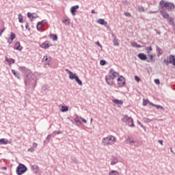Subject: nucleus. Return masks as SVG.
I'll return each mask as SVG.
<instances>
[{
  "instance_id": "f257e3e1",
  "label": "nucleus",
  "mask_w": 175,
  "mask_h": 175,
  "mask_svg": "<svg viewBox=\"0 0 175 175\" xmlns=\"http://www.w3.org/2000/svg\"><path fill=\"white\" fill-rule=\"evenodd\" d=\"M21 69L26 76V78L25 79V85H27V87L29 86L32 88H35V87H36V81L38 80L36 79V76L32 74V72L27 68V67L22 66L21 67Z\"/></svg>"
},
{
  "instance_id": "f03ea898",
  "label": "nucleus",
  "mask_w": 175,
  "mask_h": 175,
  "mask_svg": "<svg viewBox=\"0 0 175 175\" xmlns=\"http://www.w3.org/2000/svg\"><path fill=\"white\" fill-rule=\"evenodd\" d=\"M159 6L161 9H163V8H165L169 12H170L171 10H174V8H175L174 3H170V2H168V1L165 2V1H163V0L160 1Z\"/></svg>"
},
{
  "instance_id": "7ed1b4c3",
  "label": "nucleus",
  "mask_w": 175,
  "mask_h": 175,
  "mask_svg": "<svg viewBox=\"0 0 175 175\" xmlns=\"http://www.w3.org/2000/svg\"><path fill=\"white\" fill-rule=\"evenodd\" d=\"M116 141V137L109 135L107 137L103 138L102 143L103 146H111L115 144Z\"/></svg>"
},
{
  "instance_id": "20e7f679",
  "label": "nucleus",
  "mask_w": 175,
  "mask_h": 175,
  "mask_svg": "<svg viewBox=\"0 0 175 175\" xmlns=\"http://www.w3.org/2000/svg\"><path fill=\"white\" fill-rule=\"evenodd\" d=\"M28 170L27 166L23 163H19L16 167V173L17 175H23Z\"/></svg>"
},
{
  "instance_id": "39448f33",
  "label": "nucleus",
  "mask_w": 175,
  "mask_h": 175,
  "mask_svg": "<svg viewBox=\"0 0 175 175\" xmlns=\"http://www.w3.org/2000/svg\"><path fill=\"white\" fill-rule=\"evenodd\" d=\"M122 121L123 122H126L129 125V126H131V128H135V123H133V119L131 117L128 116V115H124L123 116V118H122Z\"/></svg>"
},
{
  "instance_id": "423d86ee",
  "label": "nucleus",
  "mask_w": 175,
  "mask_h": 175,
  "mask_svg": "<svg viewBox=\"0 0 175 175\" xmlns=\"http://www.w3.org/2000/svg\"><path fill=\"white\" fill-rule=\"evenodd\" d=\"M117 81H118V85L120 87V88H122V87H124L125 85L126 80L122 75H120L118 78Z\"/></svg>"
},
{
  "instance_id": "0eeeda50",
  "label": "nucleus",
  "mask_w": 175,
  "mask_h": 175,
  "mask_svg": "<svg viewBox=\"0 0 175 175\" xmlns=\"http://www.w3.org/2000/svg\"><path fill=\"white\" fill-rule=\"evenodd\" d=\"M160 13L163 18H165L167 21H170V23L173 22V18L170 17V15H169V14H167L166 12L161 10Z\"/></svg>"
},
{
  "instance_id": "6e6552de",
  "label": "nucleus",
  "mask_w": 175,
  "mask_h": 175,
  "mask_svg": "<svg viewBox=\"0 0 175 175\" xmlns=\"http://www.w3.org/2000/svg\"><path fill=\"white\" fill-rule=\"evenodd\" d=\"M108 77H111L112 79H116V77H118L120 76V73L116 72L114 69L111 68L109 71V75H107Z\"/></svg>"
},
{
  "instance_id": "1a4fd4ad",
  "label": "nucleus",
  "mask_w": 175,
  "mask_h": 175,
  "mask_svg": "<svg viewBox=\"0 0 175 175\" xmlns=\"http://www.w3.org/2000/svg\"><path fill=\"white\" fill-rule=\"evenodd\" d=\"M65 70L67 72V73L69 75V79L70 80H75L76 78H77L79 76H77L76 74H73L72 71H70L69 69L66 68Z\"/></svg>"
},
{
  "instance_id": "9d476101",
  "label": "nucleus",
  "mask_w": 175,
  "mask_h": 175,
  "mask_svg": "<svg viewBox=\"0 0 175 175\" xmlns=\"http://www.w3.org/2000/svg\"><path fill=\"white\" fill-rule=\"evenodd\" d=\"M105 81L108 85H113L114 84V78H111V77L106 75Z\"/></svg>"
},
{
  "instance_id": "9b49d317",
  "label": "nucleus",
  "mask_w": 175,
  "mask_h": 175,
  "mask_svg": "<svg viewBox=\"0 0 175 175\" xmlns=\"http://www.w3.org/2000/svg\"><path fill=\"white\" fill-rule=\"evenodd\" d=\"M46 24H47V23H38L36 25L38 31L43 32V31H44V28H43V27H44Z\"/></svg>"
},
{
  "instance_id": "f8f14e48",
  "label": "nucleus",
  "mask_w": 175,
  "mask_h": 175,
  "mask_svg": "<svg viewBox=\"0 0 175 175\" xmlns=\"http://www.w3.org/2000/svg\"><path fill=\"white\" fill-rule=\"evenodd\" d=\"M27 16L29 18L30 21H33V19L38 18V14L36 13L27 12Z\"/></svg>"
},
{
  "instance_id": "ddd939ff",
  "label": "nucleus",
  "mask_w": 175,
  "mask_h": 175,
  "mask_svg": "<svg viewBox=\"0 0 175 175\" xmlns=\"http://www.w3.org/2000/svg\"><path fill=\"white\" fill-rule=\"evenodd\" d=\"M51 46H53V44H51L49 41L46 40L40 45V47L41 49H47L49 47H51Z\"/></svg>"
},
{
  "instance_id": "4468645a",
  "label": "nucleus",
  "mask_w": 175,
  "mask_h": 175,
  "mask_svg": "<svg viewBox=\"0 0 175 175\" xmlns=\"http://www.w3.org/2000/svg\"><path fill=\"white\" fill-rule=\"evenodd\" d=\"M137 57L139 58V59H141V61H147L148 58L147 57V55L142 53L137 55Z\"/></svg>"
},
{
  "instance_id": "2eb2a0df",
  "label": "nucleus",
  "mask_w": 175,
  "mask_h": 175,
  "mask_svg": "<svg viewBox=\"0 0 175 175\" xmlns=\"http://www.w3.org/2000/svg\"><path fill=\"white\" fill-rule=\"evenodd\" d=\"M79 5H74L70 8V13L72 16H76V12H77V9H79Z\"/></svg>"
},
{
  "instance_id": "dca6fc26",
  "label": "nucleus",
  "mask_w": 175,
  "mask_h": 175,
  "mask_svg": "<svg viewBox=\"0 0 175 175\" xmlns=\"http://www.w3.org/2000/svg\"><path fill=\"white\" fill-rule=\"evenodd\" d=\"M14 49V50H18V51H21V50H23V46H21L20 42H16L15 43Z\"/></svg>"
},
{
  "instance_id": "f3484780",
  "label": "nucleus",
  "mask_w": 175,
  "mask_h": 175,
  "mask_svg": "<svg viewBox=\"0 0 175 175\" xmlns=\"http://www.w3.org/2000/svg\"><path fill=\"white\" fill-rule=\"evenodd\" d=\"M156 51L157 53V57H161L163 54V49H161L159 46H156Z\"/></svg>"
},
{
  "instance_id": "a211bd4d",
  "label": "nucleus",
  "mask_w": 175,
  "mask_h": 175,
  "mask_svg": "<svg viewBox=\"0 0 175 175\" xmlns=\"http://www.w3.org/2000/svg\"><path fill=\"white\" fill-rule=\"evenodd\" d=\"M117 163H118V159L117 157L112 156V158L111 159V166H114V165H117Z\"/></svg>"
},
{
  "instance_id": "6ab92c4d",
  "label": "nucleus",
  "mask_w": 175,
  "mask_h": 175,
  "mask_svg": "<svg viewBox=\"0 0 175 175\" xmlns=\"http://www.w3.org/2000/svg\"><path fill=\"white\" fill-rule=\"evenodd\" d=\"M51 59V57L50 56L45 55L42 58L43 62H46V65H50V60Z\"/></svg>"
},
{
  "instance_id": "aec40b11",
  "label": "nucleus",
  "mask_w": 175,
  "mask_h": 175,
  "mask_svg": "<svg viewBox=\"0 0 175 175\" xmlns=\"http://www.w3.org/2000/svg\"><path fill=\"white\" fill-rule=\"evenodd\" d=\"M125 142L127 144H131V146H133V144H135V141L132 139L131 136H129Z\"/></svg>"
},
{
  "instance_id": "412c9836",
  "label": "nucleus",
  "mask_w": 175,
  "mask_h": 175,
  "mask_svg": "<svg viewBox=\"0 0 175 175\" xmlns=\"http://www.w3.org/2000/svg\"><path fill=\"white\" fill-rule=\"evenodd\" d=\"M155 57V54L154 55H152V54H148V57L149 58L147 60V62H155V59H154V57Z\"/></svg>"
},
{
  "instance_id": "4be33fe9",
  "label": "nucleus",
  "mask_w": 175,
  "mask_h": 175,
  "mask_svg": "<svg viewBox=\"0 0 175 175\" xmlns=\"http://www.w3.org/2000/svg\"><path fill=\"white\" fill-rule=\"evenodd\" d=\"M150 106H152L153 107H156L157 110H164L165 108H163L161 105H157L152 103H150Z\"/></svg>"
},
{
  "instance_id": "5701e85b",
  "label": "nucleus",
  "mask_w": 175,
  "mask_h": 175,
  "mask_svg": "<svg viewBox=\"0 0 175 175\" xmlns=\"http://www.w3.org/2000/svg\"><path fill=\"white\" fill-rule=\"evenodd\" d=\"M14 39H16V34L13 32H11L10 37L9 38V40H11V42H10L8 40V43H10V44H12V42H13V40H14Z\"/></svg>"
},
{
  "instance_id": "b1692460",
  "label": "nucleus",
  "mask_w": 175,
  "mask_h": 175,
  "mask_svg": "<svg viewBox=\"0 0 175 175\" xmlns=\"http://www.w3.org/2000/svg\"><path fill=\"white\" fill-rule=\"evenodd\" d=\"M49 38H51L53 42H57V40H58V36H57V34H50Z\"/></svg>"
},
{
  "instance_id": "393cba45",
  "label": "nucleus",
  "mask_w": 175,
  "mask_h": 175,
  "mask_svg": "<svg viewBox=\"0 0 175 175\" xmlns=\"http://www.w3.org/2000/svg\"><path fill=\"white\" fill-rule=\"evenodd\" d=\"M39 166H38L37 165H34L31 166V170H33V172L34 173H38V172H39Z\"/></svg>"
},
{
  "instance_id": "a878e982",
  "label": "nucleus",
  "mask_w": 175,
  "mask_h": 175,
  "mask_svg": "<svg viewBox=\"0 0 175 175\" xmlns=\"http://www.w3.org/2000/svg\"><path fill=\"white\" fill-rule=\"evenodd\" d=\"M5 29H6V28L3 25V23H0V36H2V33L5 32Z\"/></svg>"
},
{
  "instance_id": "bb28decb",
  "label": "nucleus",
  "mask_w": 175,
  "mask_h": 175,
  "mask_svg": "<svg viewBox=\"0 0 175 175\" xmlns=\"http://www.w3.org/2000/svg\"><path fill=\"white\" fill-rule=\"evenodd\" d=\"M112 102L115 103V105H122L124 103V101L118 99H113Z\"/></svg>"
},
{
  "instance_id": "cd10ccee",
  "label": "nucleus",
  "mask_w": 175,
  "mask_h": 175,
  "mask_svg": "<svg viewBox=\"0 0 175 175\" xmlns=\"http://www.w3.org/2000/svg\"><path fill=\"white\" fill-rule=\"evenodd\" d=\"M68 110H69V107L66 106V105H63L61 107V111L62 113H65L66 111H68Z\"/></svg>"
},
{
  "instance_id": "c85d7f7f",
  "label": "nucleus",
  "mask_w": 175,
  "mask_h": 175,
  "mask_svg": "<svg viewBox=\"0 0 175 175\" xmlns=\"http://www.w3.org/2000/svg\"><path fill=\"white\" fill-rule=\"evenodd\" d=\"M12 75L15 76V77H17L18 79H20V73L18 72H16L14 70H11Z\"/></svg>"
},
{
  "instance_id": "c756f323",
  "label": "nucleus",
  "mask_w": 175,
  "mask_h": 175,
  "mask_svg": "<svg viewBox=\"0 0 175 175\" xmlns=\"http://www.w3.org/2000/svg\"><path fill=\"white\" fill-rule=\"evenodd\" d=\"M9 141L8 139H5L4 138L0 139V144H8Z\"/></svg>"
},
{
  "instance_id": "7c9ffc66",
  "label": "nucleus",
  "mask_w": 175,
  "mask_h": 175,
  "mask_svg": "<svg viewBox=\"0 0 175 175\" xmlns=\"http://www.w3.org/2000/svg\"><path fill=\"white\" fill-rule=\"evenodd\" d=\"M74 120L77 124H81V118L76 117Z\"/></svg>"
},
{
  "instance_id": "2f4dec72",
  "label": "nucleus",
  "mask_w": 175,
  "mask_h": 175,
  "mask_svg": "<svg viewBox=\"0 0 175 175\" xmlns=\"http://www.w3.org/2000/svg\"><path fill=\"white\" fill-rule=\"evenodd\" d=\"M146 53L147 54H150V53H151V51H152V46H147L146 47Z\"/></svg>"
},
{
  "instance_id": "473e14b6",
  "label": "nucleus",
  "mask_w": 175,
  "mask_h": 175,
  "mask_svg": "<svg viewBox=\"0 0 175 175\" xmlns=\"http://www.w3.org/2000/svg\"><path fill=\"white\" fill-rule=\"evenodd\" d=\"M109 175H120V174L116 170H111L109 173Z\"/></svg>"
},
{
  "instance_id": "72a5a7b5",
  "label": "nucleus",
  "mask_w": 175,
  "mask_h": 175,
  "mask_svg": "<svg viewBox=\"0 0 175 175\" xmlns=\"http://www.w3.org/2000/svg\"><path fill=\"white\" fill-rule=\"evenodd\" d=\"M132 46L133 47H136L137 49H142V45L137 44L136 42H133Z\"/></svg>"
},
{
  "instance_id": "f704fd0d",
  "label": "nucleus",
  "mask_w": 175,
  "mask_h": 175,
  "mask_svg": "<svg viewBox=\"0 0 175 175\" xmlns=\"http://www.w3.org/2000/svg\"><path fill=\"white\" fill-rule=\"evenodd\" d=\"M148 103L150 105V103H151V102H150V100H146V99L143 100V103H142L143 106H147V105H148Z\"/></svg>"
},
{
  "instance_id": "c9c22d12",
  "label": "nucleus",
  "mask_w": 175,
  "mask_h": 175,
  "mask_svg": "<svg viewBox=\"0 0 175 175\" xmlns=\"http://www.w3.org/2000/svg\"><path fill=\"white\" fill-rule=\"evenodd\" d=\"M75 81L77 82V83L79 84V85H83V81H81V80H80V79L78 77L75 78Z\"/></svg>"
},
{
  "instance_id": "e433bc0d",
  "label": "nucleus",
  "mask_w": 175,
  "mask_h": 175,
  "mask_svg": "<svg viewBox=\"0 0 175 175\" xmlns=\"http://www.w3.org/2000/svg\"><path fill=\"white\" fill-rule=\"evenodd\" d=\"M71 161L73 163H79V160L75 157H71Z\"/></svg>"
},
{
  "instance_id": "4c0bfd02",
  "label": "nucleus",
  "mask_w": 175,
  "mask_h": 175,
  "mask_svg": "<svg viewBox=\"0 0 175 175\" xmlns=\"http://www.w3.org/2000/svg\"><path fill=\"white\" fill-rule=\"evenodd\" d=\"M107 64V62H106V60H105V59H101L100 61V65L101 66H105V65H106Z\"/></svg>"
},
{
  "instance_id": "58836bf2",
  "label": "nucleus",
  "mask_w": 175,
  "mask_h": 175,
  "mask_svg": "<svg viewBox=\"0 0 175 175\" xmlns=\"http://www.w3.org/2000/svg\"><path fill=\"white\" fill-rule=\"evenodd\" d=\"M113 46H120V43H118V40L116 38L113 40Z\"/></svg>"
},
{
  "instance_id": "ea45409f",
  "label": "nucleus",
  "mask_w": 175,
  "mask_h": 175,
  "mask_svg": "<svg viewBox=\"0 0 175 175\" xmlns=\"http://www.w3.org/2000/svg\"><path fill=\"white\" fill-rule=\"evenodd\" d=\"M101 25H104L106 28H108V29L110 30V27H109V24L107 23H100Z\"/></svg>"
},
{
  "instance_id": "a19ab883",
  "label": "nucleus",
  "mask_w": 175,
  "mask_h": 175,
  "mask_svg": "<svg viewBox=\"0 0 175 175\" xmlns=\"http://www.w3.org/2000/svg\"><path fill=\"white\" fill-rule=\"evenodd\" d=\"M23 16H22L21 14H18V21L19 23H23Z\"/></svg>"
},
{
  "instance_id": "79ce46f5",
  "label": "nucleus",
  "mask_w": 175,
  "mask_h": 175,
  "mask_svg": "<svg viewBox=\"0 0 175 175\" xmlns=\"http://www.w3.org/2000/svg\"><path fill=\"white\" fill-rule=\"evenodd\" d=\"M14 62H16V60H14V59L10 58L8 62V64H9V65H12V64H14Z\"/></svg>"
},
{
  "instance_id": "37998d69",
  "label": "nucleus",
  "mask_w": 175,
  "mask_h": 175,
  "mask_svg": "<svg viewBox=\"0 0 175 175\" xmlns=\"http://www.w3.org/2000/svg\"><path fill=\"white\" fill-rule=\"evenodd\" d=\"M137 10L138 12H144V8H143L142 6H139L137 8Z\"/></svg>"
},
{
  "instance_id": "c03bdc74",
  "label": "nucleus",
  "mask_w": 175,
  "mask_h": 175,
  "mask_svg": "<svg viewBox=\"0 0 175 175\" xmlns=\"http://www.w3.org/2000/svg\"><path fill=\"white\" fill-rule=\"evenodd\" d=\"M124 16H126V17H132V14L128 12H124Z\"/></svg>"
},
{
  "instance_id": "a18cd8bd",
  "label": "nucleus",
  "mask_w": 175,
  "mask_h": 175,
  "mask_svg": "<svg viewBox=\"0 0 175 175\" xmlns=\"http://www.w3.org/2000/svg\"><path fill=\"white\" fill-rule=\"evenodd\" d=\"M134 79H135V81H137V83H139V81H140V77H139L138 76H135Z\"/></svg>"
},
{
  "instance_id": "49530a36",
  "label": "nucleus",
  "mask_w": 175,
  "mask_h": 175,
  "mask_svg": "<svg viewBox=\"0 0 175 175\" xmlns=\"http://www.w3.org/2000/svg\"><path fill=\"white\" fill-rule=\"evenodd\" d=\"M154 83L155 84H157V85L161 84V81L158 79H154Z\"/></svg>"
},
{
  "instance_id": "de8ad7c7",
  "label": "nucleus",
  "mask_w": 175,
  "mask_h": 175,
  "mask_svg": "<svg viewBox=\"0 0 175 175\" xmlns=\"http://www.w3.org/2000/svg\"><path fill=\"white\" fill-rule=\"evenodd\" d=\"M27 151L29 152H35V149H33V148H30L27 150Z\"/></svg>"
},
{
  "instance_id": "09e8293b",
  "label": "nucleus",
  "mask_w": 175,
  "mask_h": 175,
  "mask_svg": "<svg viewBox=\"0 0 175 175\" xmlns=\"http://www.w3.org/2000/svg\"><path fill=\"white\" fill-rule=\"evenodd\" d=\"M95 44H96L98 47H100L102 49V44L99 42H95Z\"/></svg>"
},
{
  "instance_id": "8fccbe9b",
  "label": "nucleus",
  "mask_w": 175,
  "mask_h": 175,
  "mask_svg": "<svg viewBox=\"0 0 175 175\" xmlns=\"http://www.w3.org/2000/svg\"><path fill=\"white\" fill-rule=\"evenodd\" d=\"M122 3H124V5H129V1H128V0H124L122 1Z\"/></svg>"
},
{
  "instance_id": "3c124183",
  "label": "nucleus",
  "mask_w": 175,
  "mask_h": 175,
  "mask_svg": "<svg viewBox=\"0 0 175 175\" xmlns=\"http://www.w3.org/2000/svg\"><path fill=\"white\" fill-rule=\"evenodd\" d=\"M51 136H53V135H51V134H49V135H48V136L46 137V140H50L51 139Z\"/></svg>"
},
{
  "instance_id": "603ef678",
  "label": "nucleus",
  "mask_w": 175,
  "mask_h": 175,
  "mask_svg": "<svg viewBox=\"0 0 175 175\" xmlns=\"http://www.w3.org/2000/svg\"><path fill=\"white\" fill-rule=\"evenodd\" d=\"M158 143H159V144H161V146H163V140L159 139Z\"/></svg>"
},
{
  "instance_id": "864d4df0",
  "label": "nucleus",
  "mask_w": 175,
  "mask_h": 175,
  "mask_svg": "<svg viewBox=\"0 0 175 175\" xmlns=\"http://www.w3.org/2000/svg\"><path fill=\"white\" fill-rule=\"evenodd\" d=\"M98 23H105V19L100 18L97 21Z\"/></svg>"
},
{
  "instance_id": "5fc2aeb1",
  "label": "nucleus",
  "mask_w": 175,
  "mask_h": 175,
  "mask_svg": "<svg viewBox=\"0 0 175 175\" xmlns=\"http://www.w3.org/2000/svg\"><path fill=\"white\" fill-rule=\"evenodd\" d=\"M36 147H38V144L36 143H33V148H36Z\"/></svg>"
},
{
  "instance_id": "6e6d98bb",
  "label": "nucleus",
  "mask_w": 175,
  "mask_h": 175,
  "mask_svg": "<svg viewBox=\"0 0 175 175\" xmlns=\"http://www.w3.org/2000/svg\"><path fill=\"white\" fill-rule=\"evenodd\" d=\"M81 122H84V124H87V120L83 118H81Z\"/></svg>"
},
{
  "instance_id": "4d7b16f0",
  "label": "nucleus",
  "mask_w": 175,
  "mask_h": 175,
  "mask_svg": "<svg viewBox=\"0 0 175 175\" xmlns=\"http://www.w3.org/2000/svg\"><path fill=\"white\" fill-rule=\"evenodd\" d=\"M113 40L117 39V37H116V35H114L113 33H111Z\"/></svg>"
},
{
  "instance_id": "13d9d810",
  "label": "nucleus",
  "mask_w": 175,
  "mask_h": 175,
  "mask_svg": "<svg viewBox=\"0 0 175 175\" xmlns=\"http://www.w3.org/2000/svg\"><path fill=\"white\" fill-rule=\"evenodd\" d=\"M2 170H8V167L6 166H3L1 167Z\"/></svg>"
},
{
  "instance_id": "bf43d9fd",
  "label": "nucleus",
  "mask_w": 175,
  "mask_h": 175,
  "mask_svg": "<svg viewBox=\"0 0 175 175\" xmlns=\"http://www.w3.org/2000/svg\"><path fill=\"white\" fill-rule=\"evenodd\" d=\"M91 13H92V14H96V12H95L94 10H92Z\"/></svg>"
},
{
  "instance_id": "052dcab7",
  "label": "nucleus",
  "mask_w": 175,
  "mask_h": 175,
  "mask_svg": "<svg viewBox=\"0 0 175 175\" xmlns=\"http://www.w3.org/2000/svg\"><path fill=\"white\" fill-rule=\"evenodd\" d=\"M29 25H28V23H26V24H25V28H26V29H29Z\"/></svg>"
},
{
  "instance_id": "680f3d73",
  "label": "nucleus",
  "mask_w": 175,
  "mask_h": 175,
  "mask_svg": "<svg viewBox=\"0 0 175 175\" xmlns=\"http://www.w3.org/2000/svg\"><path fill=\"white\" fill-rule=\"evenodd\" d=\"M57 135H61V133H62V131H57Z\"/></svg>"
},
{
  "instance_id": "e2e57ef3",
  "label": "nucleus",
  "mask_w": 175,
  "mask_h": 175,
  "mask_svg": "<svg viewBox=\"0 0 175 175\" xmlns=\"http://www.w3.org/2000/svg\"><path fill=\"white\" fill-rule=\"evenodd\" d=\"M137 124H138L139 125H140V126H142V128H143V124H142V122L137 121Z\"/></svg>"
},
{
  "instance_id": "0e129e2a",
  "label": "nucleus",
  "mask_w": 175,
  "mask_h": 175,
  "mask_svg": "<svg viewBox=\"0 0 175 175\" xmlns=\"http://www.w3.org/2000/svg\"><path fill=\"white\" fill-rule=\"evenodd\" d=\"M170 150L171 152H172V154H174V152L173 151V148H170Z\"/></svg>"
},
{
  "instance_id": "69168bd1",
  "label": "nucleus",
  "mask_w": 175,
  "mask_h": 175,
  "mask_svg": "<svg viewBox=\"0 0 175 175\" xmlns=\"http://www.w3.org/2000/svg\"><path fill=\"white\" fill-rule=\"evenodd\" d=\"M10 59H9L8 57H5V61H6V62H9Z\"/></svg>"
},
{
  "instance_id": "338daca9",
  "label": "nucleus",
  "mask_w": 175,
  "mask_h": 175,
  "mask_svg": "<svg viewBox=\"0 0 175 175\" xmlns=\"http://www.w3.org/2000/svg\"><path fill=\"white\" fill-rule=\"evenodd\" d=\"M155 31H156L157 35H161V31H157V29H155Z\"/></svg>"
},
{
  "instance_id": "774afa93",
  "label": "nucleus",
  "mask_w": 175,
  "mask_h": 175,
  "mask_svg": "<svg viewBox=\"0 0 175 175\" xmlns=\"http://www.w3.org/2000/svg\"><path fill=\"white\" fill-rule=\"evenodd\" d=\"M65 21H66V22L69 23V19H68V18H67V19H65Z\"/></svg>"
}]
</instances>
